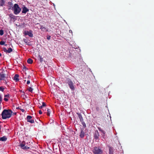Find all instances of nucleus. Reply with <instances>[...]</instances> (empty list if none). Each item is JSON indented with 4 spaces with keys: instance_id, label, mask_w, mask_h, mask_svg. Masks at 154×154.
<instances>
[{
    "instance_id": "nucleus-1",
    "label": "nucleus",
    "mask_w": 154,
    "mask_h": 154,
    "mask_svg": "<svg viewBox=\"0 0 154 154\" xmlns=\"http://www.w3.org/2000/svg\"><path fill=\"white\" fill-rule=\"evenodd\" d=\"M2 118L3 119H5L7 118L10 117V109H4L2 113Z\"/></svg>"
},
{
    "instance_id": "nucleus-2",
    "label": "nucleus",
    "mask_w": 154,
    "mask_h": 154,
    "mask_svg": "<svg viewBox=\"0 0 154 154\" xmlns=\"http://www.w3.org/2000/svg\"><path fill=\"white\" fill-rule=\"evenodd\" d=\"M13 9L14 11V13L15 14H18L21 11V8L19 7L18 5L17 4H15L14 5Z\"/></svg>"
},
{
    "instance_id": "nucleus-3",
    "label": "nucleus",
    "mask_w": 154,
    "mask_h": 154,
    "mask_svg": "<svg viewBox=\"0 0 154 154\" xmlns=\"http://www.w3.org/2000/svg\"><path fill=\"white\" fill-rule=\"evenodd\" d=\"M94 154H101L102 153V150L99 147H95L93 150Z\"/></svg>"
},
{
    "instance_id": "nucleus-4",
    "label": "nucleus",
    "mask_w": 154,
    "mask_h": 154,
    "mask_svg": "<svg viewBox=\"0 0 154 154\" xmlns=\"http://www.w3.org/2000/svg\"><path fill=\"white\" fill-rule=\"evenodd\" d=\"M67 82L68 84L69 87L72 90H74V89L72 82L69 78L67 79Z\"/></svg>"
},
{
    "instance_id": "nucleus-5",
    "label": "nucleus",
    "mask_w": 154,
    "mask_h": 154,
    "mask_svg": "<svg viewBox=\"0 0 154 154\" xmlns=\"http://www.w3.org/2000/svg\"><path fill=\"white\" fill-rule=\"evenodd\" d=\"M25 35H29V36L31 37H32L33 36V34H32V30H30L29 31H25Z\"/></svg>"
},
{
    "instance_id": "nucleus-6",
    "label": "nucleus",
    "mask_w": 154,
    "mask_h": 154,
    "mask_svg": "<svg viewBox=\"0 0 154 154\" xmlns=\"http://www.w3.org/2000/svg\"><path fill=\"white\" fill-rule=\"evenodd\" d=\"M32 117L30 116H28L27 117V122L31 123H33L34 122V119H31Z\"/></svg>"
},
{
    "instance_id": "nucleus-7",
    "label": "nucleus",
    "mask_w": 154,
    "mask_h": 154,
    "mask_svg": "<svg viewBox=\"0 0 154 154\" xmlns=\"http://www.w3.org/2000/svg\"><path fill=\"white\" fill-rule=\"evenodd\" d=\"M81 133H80L79 136L81 138H83L85 136V132L84 131V128H81Z\"/></svg>"
},
{
    "instance_id": "nucleus-8",
    "label": "nucleus",
    "mask_w": 154,
    "mask_h": 154,
    "mask_svg": "<svg viewBox=\"0 0 154 154\" xmlns=\"http://www.w3.org/2000/svg\"><path fill=\"white\" fill-rule=\"evenodd\" d=\"M99 133L97 131H95V133L94 134V137L96 140H99Z\"/></svg>"
},
{
    "instance_id": "nucleus-9",
    "label": "nucleus",
    "mask_w": 154,
    "mask_h": 154,
    "mask_svg": "<svg viewBox=\"0 0 154 154\" xmlns=\"http://www.w3.org/2000/svg\"><path fill=\"white\" fill-rule=\"evenodd\" d=\"M109 154H113V148L110 146H109Z\"/></svg>"
},
{
    "instance_id": "nucleus-10",
    "label": "nucleus",
    "mask_w": 154,
    "mask_h": 154,
    "mask_svg": "<svg viewBox=\"0 0 154 154\" xmlns=\"http://www.w3.org/2000/svg\"><path fill=\"white\" fill-rule=\"evenodd\" d=\"M29 11V9H28L26 7H24L23 8V10L22 11V13H23L26 14L27 12Z\"/></svg>"
},
{
    "instance_id": "nucleus-11",
    "label": "nucleus",
    "mask_w": 154,
    "mask_h": 154,
    "mask_svg": "<svg viewBox=\"0 0 154 154\" xmlns=\"http://www.w3.org/2000/svg\"><path fill=\"white\" fill-rule=\"evenodd\" d=\"M19 77V75L18 74H16L14 76L13 79L16 82H18L19 80V79H18Z\"/></svg>"
},
{
    "instance_id": "nucleus-12",
    "label": "nucleus",
    "mask_w": 154,
    "mask_h": 154,
    "mask_svg": "<svg viewBox=\"0 0 154 154\" xmlns=\"http://www.w3.org/2000/svg\"><path fill=\"white\" fill-rule=\"evenodd\" d=\"M77 114L78 116V117L80 119V122L83 121V119L82 118V115L80 113H77Z\"/></svg>"
},
{
    "instance_id": "nucleus-13",
    "label": "nucleus",
    "mask_w": 154,
    "mask_h": 154,
    "mask_svg": "<svg viewBox=\"0 0 154 154\" xmlns=\"http://www.w3.org/2000/svg\"><path fill=\"white\" fill-rule=\"evenodd\" d=\"M7 138L6 136H4L2 137H0V141H6Z\"/></svg>"
},
{
    "instance_id": "nucleus-14",
    "label": "nucleus",
    "mask_w": 154,
    "mask_h": 154,
    "mask_svg": "<svg viewBox=\"0 0 154 154\" xmlns=\"http://www.w3.org/2000/svg\"><path fill=\"white\" fill-rule=\"evenodd\" d=\"M0 77L2 79H3L5 78V74L3 72H0Z\"/></svg>"
},
{
    "instance_id": "nucleus-15",
    "label": "nucleus",
    "mask_w": 154,
    "mask_h": 154,
    "mask_svg": "<svg viewBox=\"0 0 154 154\" xmlns=\"http://www.w3.org/2000/svg\"><path fill=\"white\" fill-rule=\"evenodd\" d=\"M102 119L103 118L102 117H98L96 119V121L97 122H99L101 121Z\"/></svg>"
},
{
    "instance_id": "nucleus-16",
    "label": "nucleus",
    "mask_w": 154,
    "mask_h": 154,
    "mask_svg": "<svg viewBox=\"0 0 154 154\" xmlns=\"http://www.w3.org/2000/svg\"><path fill=\"white\" fill-rule=\"evenodd\" d=\"M3 51L6 52L10 53V48L7 50L5 48H3Z\"/></svg>"
},
{
    "instance_id": "nucleus-17",
    "label": "nucleus",
    "mask_w": 154,
    "mask_h": 154,
    "mask_svg": "<svg viewBox=\"0 0 154 154\" xmlns=\"http://www.w3.org/2000/svg\"><path fill=\"white\" fill-rule=\"evenodd\" d=\"M27 62L29 64H32L33 63V60L31 58H29L27 60Z\"/></svg>"
},
{
    "instance_id": "nucleus-18",
    "label": "nucleus",
    "mask_w": 154,
    "mask_h": 154,
    "mask_svg": "<svg viewBox=\"0 0 154 154\" xmlns=\"http://www.w3.org/2000/svg\"><path fill=\"white\" fill-rule=\"evenodd\" d=\"M5 3L4 0H0V6H2L4 5Z\"/></svg>"
},
{
    "instance_id": "nucleus-19",
    "label": "nucleus",
    "mask_w": 154,
    "mask_h": 154,
    "mask_svg": "<svg viewBox=\"0 0 154 154\" xmlns=\"http://www.w3.org/2000/svg\"><path fill=\"white\" fill-rule=\"evenodd\" d=\"M17 114V112H13L10 109V117L12 115H16Z\"/></svg>"
},
{
    "instance_id": "nucleus-20",
    "label": "nucleus",
    "mask_w": 154,
    "mask_h": 154,
    "mask_svg": "<svg viewBox=\"0 0 154 154\" xmlns=\"http://www.w3.org/2000/svg\"><path fill=\"white\" fill-rule=\"evenodd\" d=\"M98 129L100 131H101V132L103 133V135H104L105 134V131L104 130H102L100 128H98Z\"/></svg>"
},
{
    "instance_id": "nucleus-21",
    "label": "nucleus",
    "mask_w": 154,
    "mask_h": 154,
    "mask_svg": "<svg viewBox=\"0 0 154 154\" xmlns=\"http://www.w3.org/2000/svg\"><path fill=\"white\" fill-rule=\"evenodd\" d=\"M47 115L48 116H49L50 115V114L51 112V110L50 109H48L47 110Z\"/></svg>"
},
{
    "instance_id": "nucleus-22",
    "label": "nucleus",
    "mask_w": 154,
    "mask_h": 154,
    "mask_svg": "<svg viewBox=\"0 0 154 154\" xmlns=\"http://www.w3.org/2000/svg\"><path fill=\"white\" fill-rule=\"evenodd\" d=\"M27 90L29 91L32 92L33 89L32 88V87H29V88L27 89Z\"/></svg>"
},
{
    "instance_id": "nucleus-23",
    "label": "nucleus",
    "mask_w": 154,
    "mask_h": 154,
    "mask_svg": "<svg viewBox=\"0 0 154 154\" xmlns=\"http://www.w3.org/2000/svg\"><path fill=\"white\" fill-rule=\"evenodd\" d=\"M5 42L4 41H2L0 42V45H4L5 46H7V44H5Z\"/></svg>"
},
{
    "instance_id": "nucleus-24",
    "label": "nucleus",
    "mask_w": 154,
    "mask_h": 154,
    "mask_svg": "<svg viewBox=\"0 0 154 154\" xmlns=\"http://www.w3.org/2000/svg\"><path fill=\"white\" fill-rule=\"evenodd\" d=\"M39 60L41 63L43 61V59L42 57L40 56H39Z\"/></svg>"
},
{
    "instance_id": "nucleus-25",
    "label": "nucleus",
    "mask_w": 154,
    "mask_h": 154,
    "mask_svg": "<svg viewBox=\"0 0 154 154\" xmlns=\"http://www.w3.org/2000/svg\"><path fill=\"white\" fill-rule=\"evenodd\" d=\"M81 122L82 124V125H83V126L84 127H86V124L85 123V122H84V120L83 121H81Z\"/></svg>"
},
{
    "instance_id": "nucleus-26",
    "label": "nucleus",
    "mask_w": 154,
    "mask_h": 154,
    "mask_svg": "<svg viewBox=\"0 0 154 154\" xmlns=\"http://www.w3.org/2000/svg\"><path fill=\"white\" fill-rule=\"evenodd\" d=\"M4 34L3 30L2 29L0 30V35H2Z\"/></svg>"
},
{
    "instance_id": "nucleus-27",
    "label": "nucleus",
    "mask_w": 154,
    "mask_h": 154,
    "mask_svg": "<svg viewBox=\"0 0 154 154\" xmlns=\"http://www.w3.org/2000/svg\"><path fill=\"white\" fill-rule=\"evenodd\" d=\"M29 149V147L28 146H24V147L23 148V149Z\"/></svg>"
},
{
    "instance_id": "nucleus-28",
    "label": "nucleus",
    "mask_w": 154,
    "mask_h": 154,
    "mask_svg": "<svg viewBox=\"0 0 154 154\" xmlns=\"http://www.w3.org/2000/svg\"><path fill=\"white\" fill-rule=\"evenodd\" d=\"M13 52L14 53V54H12V56H13V57H14V56L16 55H17V52L16 51H14Z\"/></svg>"
},
{
    "instance_id": "nucleus-29",
    "label": "nucleus",
    "mask_w": 154,
    "mask_h": 154,
    "mask_svg": "<svg viewBox=\"0 0 154 154\" xmlns=\"http://www.w3.org/2000/svg\"><path fill=\"white\" fill-rule=\"evenodd\" d=\"M25 145L24 144H20V147L22 149H23V148L25 146Z\"/></svg>"
},
{
    "instance_id": "nucleus-30",
    "label": "nucleus",
    "mask_w": 154,
    "mask_h": 154,
    "mask_svg": "<svg viewBox=\"0 0 154 154\" xmlns=\"http://www.w3.org/2000/svg\"><path fill=\"white\" fill-rule=\"evenodd\" d=\"M47 38L48 40H49L50 39H51V36L50 35H48L47 36Z\"/></svg>"
},
{
    "instance_id": "nucleus-31",
    "label": "nucleus",
    "mask_w": 154,
    "mask_h": 154,
    "mask_svg": "<svg viewBox=\"0 0 154 154\" xmlns=\"http://www.w3.org/2000/svg\"><path fill=\"white\" fill-rule=\"evenodd\" d=\"M4 88H3L2 87H0V91H4Z\"/></svg>"
},
{
    "instance_id": "nucleus-32",
    "label": "nucleus",
    "mask_w": 154,
    "mask_h": 154,
    "mask_svg": "<svg viewBox=\"0 0 154 154\" xmlns=\"http://www.w3.org/2000/svg\"><path fill=\"white\" fill-rule=\"evenodd\" d=\"M42 106H43V107H44V106H46V103H45V102H42Z\"/></svg>"
},
{
    "instance_id": "nucleus-33",
    "label": "nucleus",
    "mask_w": 154,
    "mask_h": 154,
    "mask_svg": "<svg viewBox=\"0 0 154 154\" xmlns=\"http://www.w3.org/2000/svg\"><path fill=\"white\" fill-rule=\"evenodd\" d=\"M40 29H41L42 30H43V29H46V28L43 26H41L40 28Z\"/></svg>"
},
{
    "instance_id": "nucleus-34",
    "label": "nucleus",
    "mask_w": 154,
    "mask_h": 154,
    "mask_svg": "<svg viewBox=\"0 0 154 154\" xmlns=\"http://www.w3.org/2000/svg\"><path fill=\"white\" fill-rule=\"evenodd\" d=\"M27 68H26V67L25 66H23V70H26V69H27Z\"/></svg>"
},
{
    "instance_id": "nucleus-35",
    "label": "nucleus",
    "mask_w": 154,
    "mask_h": 154,
    "mask_svg": "<svg viewBox=\"0 0 154 154\" xmlns=\"http://www.w3.org/2000/svg\"><path fill=\"white\" fill-rule=\"evenodd\" d=\"M40 114H42V111L41 110H40L39 111V112H38Z\"/></svg>"
},
{
    "instance_id": "nucleus-36",
    "label": "nucleus",
    "mask_w": 154,
    "mask_h": 154,
    "mask_svg": "<svg viewBox=\"0 0 154 154\" xmlns=\"http://www.w3.org/2000/svg\"><path fill=\"white\" fill-rule=\"evenodd\" d=\"M30 83V81L29 80H28L27 82V84H29Z\"/></svg>"
},
{
    "instance_id": "nucleus-37",
    "label": "nucleus",
    "mask_w": 154,
    "mask_h": 154,
    "mask_svg": "<svg viewBox=\"0 0 154 154\" xmlns=\"http://www.w3.org/2000/svg\"><path fill=\"white\" fill-rule=\"evenodd\" d=\"M4 100H5V101H7L8 100V99H7L6 98V97H5L4 98Z\"/></svg>"
},
{
    "instance_id": "nucleus-38",
    "label": "nucleus",
    "mask_w": 154,
    "mask_h": 154,
    "mask_svg": "<svg viewBox=\"0 0 154 154\" xmlns=\"http://www.w3.org/2000/svg\"><path fill=\"white\" fill-rule=\"evenodd\" d=\"M2 97L0 96V103H1L2 101Z\"/></svg>"
},
{
    "instance_id": "nucleus-39",
    "label": "nucleus",
    "mask_w": 154,
    "mask_h": 154,
    "mask_svg": "<svg viewBox=\"0 0 154 154\" xmlns=\"http://www.w3.org/2000/svg\"><path fill=\"white\" fill-rule=\"evenodd\" d=\"M21 110L22 111V112H23L25 111V110L23 109H21Z\"/></svg>"
},
{
    "instance_id": "nucleus-40",
    "label": "nucleus",
    "mask_w": 154,
    "mask_h": 154,
    "mask_svg": "<svg viewBox=\"0 0 154 154\" xmlns=\"http://www.w3.org/2000/svg\"><path fill=\"white\" fill-rule=\"evenodd\" d=\"M43 107V106H40L39 107V108L40 109H42Z\"/></svg>"
},
{
    "instance_id": "nucleus-41",
    "label": "nucleus",
    "mask_w": 154,
    "mask_h": 154,
    "mask_svg": "<svg viewBox=\"0 0 154 154\" xmlns=\"http://www.w3.org/2000/svg\"><path fill=\"white\" fill-rule=\"evenodd\" d=\"M12 51V49L10 48V53Z\"/></svg>"
},
{
    "instance_id": "nucleus-42",
    "label": "nucleus",
    "mask_w": 154,
    "mask_h": 154,
    "mask_svg": "<svg viewBox=\"0 0 154 154\" xmlns=\"http://www.w3.org/2000/svg\"><path fill=\"white\" fill-rule=\"evenodd\" d=\"M26 39H25L24 40V42H26V43H27L26 42Z\"/></svg>"
},
{
    "instance_id": "nucleus-43",
    "label": "nucleus",
    "mask_w": 154,
    "mask_h": 154,
    "mask_svg": "<svg viewBox=\"0 0 154 154\" xmlns=\"http://www.w3.org/2000/svg\"><path fill=\"white\" fill-rule=\"evenodd\" d=\"M7 96H8V95H5V97Z\"/></svg>"
},
{
    "instance_id": "nucleus-44",
    "label": "nucleus",
    "mask_w": 154,
    "mask_h": 154,
    "mask_svg": "<svg viewBox=\"0 0 154 154\" xmlns=\"http://www.w3.org/2000/svg\"><path fill=\"white\" fill-rule=\"evenodd\" d=\"M14 104L13 105V106H14Z\"/></svg>"
},
{
    "instance_id": "nucleus-45",
    "label": "nucleus",
    "mask_w": 154,
    "mask_h": 154,
    "mask_svg": "<svg viewBox=\"0 0 154 154\" xmlns=\"http://www.w3.org/2000/svg\"><path fill=\"white\" fill-rule=\"evenodd\" d=\"M2 56V54L1 53H0V57Z\"/></svg>"
},
{
    "instance_id": "nucleus-46",
    "label": "nucleus",
    "mask_w": 154,
    "mask_h": 154,
    "mask_svg": "<svg viewBox=\"0 0 154 154\" xmlns=\"http://www.w3.org/2000/svg\"><path fill=\"white\" fill-rule=\"evenodd\" d=\"M2 79L0 77V81Z\"/></svg>"
},
{
    "instance_id": "nucleus-47",
    "label": "nucleus",
    "mask_w": 154,
    "mask_h": 154,
    "mask_svg": "<svg viewBox=\"0 0 154 154\" xmlns=\"http://www.w3.org/2000/svg\"><path fill=\"white\" fill-rule=\"evenodd\" d=\"M98 107H97V108H96V109H98Z\"/></svg>"
},
{
    "instance_id": "nucleus-48",
    "label": "nucleus",
    "mask_w": 154,
    "mask_h": 154,
    "mask_svg": "<svg viewBox=\"0 0 154 154\" xmlns=\"http://www.w3.org/2000/svg\"><path fill=\"white\" fill-rule=\"evenodd\" d=\"M98 107H97V108H96V109H98Z\"/></svg>"
},
{
    "instance_id": "nucleus-49",
    "label": "nucleus",
    "mask_w": 154,
    "mask_h": 154,
    "mask_svg": "<svg viewBox=\"0 0 154 154\" xmlns=\"http://www.w3.org/2000/svg\"><path fill=\"white\" fill-rule=\"evenodd\" d=\"M98 107H97V108H96V109H98Z\"/></svg>"
}]
</instances>
